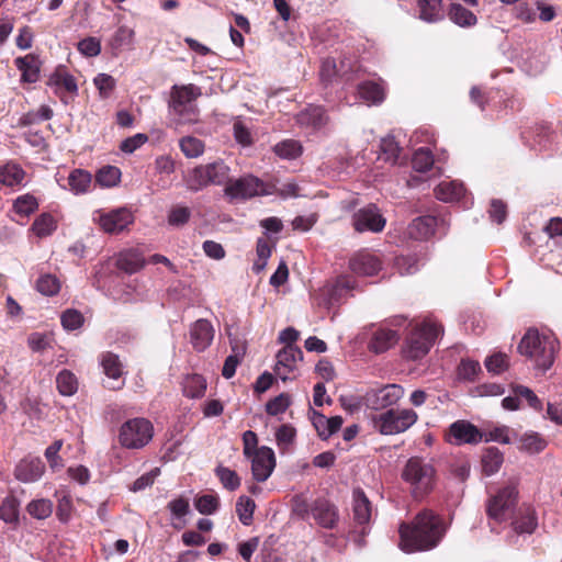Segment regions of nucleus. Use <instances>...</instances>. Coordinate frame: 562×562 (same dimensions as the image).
I'll return each instance as SVG.
<instances>
[{"mask_svg":"<svg viewBox=\"0 0 562 562\" xmlns=\"http://www.w3.org/2000/svg\"><path fill=\"white\" fill-rule=\"evenodd\" d=\"M56 384L58 392L64 396L74 395L78 389L75 374L68 370H63L57 374Z\"/></svg>","mask_w":562,"mask_h":562,"instance_id":"nucleus-41","label":"nucleus"},{"mask_svg":"<svg viewBox=\"0 0 562 562\" xmlns=\"http://www.w3.org/2000/svg\"><path fill=\"white\" fill-rule=\"evenodd\" d=\"M38 200L31 193L18 196L13 202V210L22 216H30L38 209Z\"/></svg>","mask_w":562,"mask_h":562,"instance_id":"nucleus-45","label":"nucleus"},{"mask_svg":"<svg viewBox=\"0 0 562 562\" xmlns=\"http://www.w3.org/2000/svg\"><path fill=\"white\" fill-rule=\"evenodd\" d=\"M255 508L256 504L250 497L239 496L236 503V513L243 525L249 526L252 522Z\"/></svg>","mask_w":562,"mask_h":562,"instance_id":"nucleus-47","label":"nucleus"},{"mask_svg":"<svg viewBox=\"0 0 562 562\" xmlns=\"http://www.w3.org/2000/svg\"><path fill=\"white\" fill-rule=\"evenodd\" d=\"M249 458L251 459V473L254 480L257 482L267 481L276 468V456L273 450L269 447L261 446L258 450H255L254 454Z\"/></svg>","mask_w":562,"mask_h":562,"instance_id":"nucleus-13","label":"nucleus"},{"mask_svg":"<svg viewBox=\"0 0 562 562\" xmlns=\"http://www.w3.org/2000/svg\"><path fill=\"white\" fill-rule=\"evenodd\" d=\"M63 447V440H55L45 450V458L53 471L59 470L64 467L63 459L59 456V451Z\"/></svg>","mask_w":562,"mask_h":562,"instance_id":"nucleus-62","label":"nucleus"},{"mask_svg":"<svg viewBox=\"0 0 562 562\" xmlns=\"http://www.w3.org/2000/svg\"><path fill=\"white\" fill-rule=\"evenodd\" d=\"M381 260L370 252H359L349 261L350 270L357 276L371 277L381 270Z\"/></svg>","mask_w":562,"mask_h":562,"instance_id":"nucleus-19","label":"nucleus"},{"mask_svg":"<svg viewBox=\"0 0 562 562\" xmlns=\"http://www.w3.org/2000/svg\"><path fill=\"white\" fill-rule=\"evenodd\" d=\"M418 415L411 408H389L385 412L373 415L371 423L373 428L384 436H393L405 432L416 424Z\"/></svg>","mask_w":562,"mask_h":562,"instance_id":"nucleus-5","label":"nucleus"},{"mask_svg":"<svg viewBox=\"0 0 562 562\" xmlns=\"http://www.w3.org/2000/svg\"><path fill=\"white\" fill-rule=\"evenodd\" d=\"M311 514L315 521L326 529H334L339 520L338 508L326 498L315 499L312 503Z\"/></svg>","mask_w":562,"mask_h":562,"instance_id":"nucleus-16","label":"nucleus"},{"mask_svg":"<svg viewBox=\"0 0 562 562\" xmlns=\"http://www.w3.org/2000/svg\"><path fill=\"white\" fill-rule=\"evenodd\" d=\"M435 195L443 202L459 201L464 198L465 188L456 180H443L435 188Z\"/></svg>","mask_w":562,"mask_h":562,"instance_id":"nucleus-28","label":"nucleus"},{"mask_svg":"<svg viewBox=\"0 0 562 562\" xmlns=\"http://www.w3.org/2000/svg\"><path fill=\"white\" fill-rule=\"evenodd\" d=\"M92 220L104 233L120 234L134 222V216L128 209L119 207L109 212L98 210Z\"/></svg>","mask_w":562,"mask_h":562,"instance_id":"nucleus-11","label":"nucleus"},{"mask_svg":"<svg viewBox=\"0 0 562 562\" xmlns=\"http://www.w3.org/2000/svg\"><path fill=\"white\" fill-rule=\"evenodd\" d=\"M48 85L55 88H64L70 93H77L78 86L74 76L64 70H57L48 80Z\"/></svg>","mask_w":562,"mask_h":562,"instance_id":"nucleus-46","label":"nucleus"},{"mask_svg":"<svg viewBox=\"0 0 562 562\" xmlns=\"http://www.w3.org/2000/svg\"><path fill=\"white\" fill-rule=\"evenodd\" d=\"M273 151L282 159H295L302 154V145L295 139H285L274 145Z\"/></svg>","mask_w":562,"mask_h":562,"instance_id":"nucleus-40","label":"nucleus"},{"mask_svg":"<svg viewBox=\"0 0 562 562\" xmlns=\"http://www.w3.org/2000/svg\"><path fill=\"white\" fill-rule=\"evenodd\" d=\"M53 503L47 498L33 499L26 506V510L35 519L43 520L53 513Z\"/></svg>","mask_w":562,"mask_h":562,"instance_id":"nucleus-43","label":"nucleus"},{"mask_svg":"<svg viewBox=\"0 0 562 562\" xmlns=\"http://www.w3.org/2000/svg\"><path fill=\"white\" fill-rule=\"evenodd\" d=\"M439 223L445 224L443 220L431 215L419 216L408 225L407 235L416 240L428 239L435 234Z\"/></svg>","mask_w":562,"mask_h":562,"instance_id":"nucleus-20","label":"nucleus"},{"mask_svg":"<svg viewBox=\"0 0 562 562\" xmlns=\"http://www.w3.org/2000/svg\"><path fill=\"white\" fill-rule=\"evenodd\" d=\"M296 430L289 424L281 425L276 431L277 445L280 449L285 450L294 442Z\"/></svg>","mask_w":562,"mask_h":562,"instance_id":"nucleus-60","label":"nucleus"},{"mask_svg":"<svg viewBox=\"0 0 562 562\" xmlns=\"http://www.w3.org/2000/svg\"><path fill=\"white\" fill-rule=\"evenodd\" d=\"M194 506L200 514L212 515L218 508V497L213 494H204L195 499Z\"/></svg>","mask_w":562,"mask_h":562,"instance_id":"nucleus-57","label":"nucleus"},{"mask_svg":"<svg viewBox=\"0 0 562 562\" xmlns=\"http://www.w3.org/2000/svg\"><path fill=\"white\" fill-rule=\"evenodd\" d=\"M182 390L187 397H202L206 390V380L200 374L187 375L182 382Z\"/></svg>","mask_w":562,"mask_h":562,"instance_id":"nucleus-37","label":"nucleus"},{"mask_svg":"<svg viewBox=\"0 0 562 562\" xmlns=\"http://www.w3.org/2000/svg\"><path fill=\"white\" fill-rule=\"evenodd\" d=\"M413 168L418 172L429 170L434 165V157L428 148H418L412 159Z\"/></svg>","mask_w":562,"mask_h":562,"instance_id":"nucleus-53","label":"nucleus"},{"mask_svg":"<svg viewBox=\"0 0 562 562\" xmlns=\"http://www.w3.org/2000/svg\"><path fill=\"white\" fill-rule=\"evenodd\" d=\"M144 265V258L135 250L123 251L116 259V267L130 274L139 271Z\"/></svg>","mask_w":562,"mask_h":562,"instance_id":"nucleus-31","label":"nucleus"},{"mask_svg":"<svg viewBox=\"0 0 562 562\" xmlns=\"http://www.w3.org/2000/svg\"><path fill=\"white\" fill-rule=\"evenodd\" d=\"M303 359L302 350L294 345H286L277 353L276 374L282 380H289V374L297 369V364Z\"/></svg>","mask_w":562,"mask_h":562,"instance_id":"nucleus-15","label":"nucleus"},{"mask_svg":"<svg viewBox=\"0 0 562 562\" xmlns=\"http://www.w3.org/2000/svg\"><path fill=\"white\" fill-rule=\"evenodd\" d=\"M61 325L66 330H75L82 326L83 316L77 310H66L60 316Z\"/></svg>","mask_w":562,"mask_h":562,"instance_id":"nucleus-63","label":"nucleus"},{"mask_svg":"<svg viewBox=\"0 0 562 562\" xmlns=\"http://www.w3.org/2000/svg\"><path fill=\"white\" fill-rule=\"evenodd\" d=\"M0 519L7 524L19 519V502L14 497H5L0 506Z\"/></svg>","mask_w":562,"mask_h":562,"instance_id":"nucleus-54","label":"nucleus"},{"mask_svg":"<svg viewBox=\"0 0 562 562\" xmlns=\"http://www.w3.org/2000/svg\"><path fill=\"white\" fill-rule=\"evenodd\" d=\"M352 513L355 521L359 525H366L371 520V502L360 488H356L352 492Z\"/></svg>","mask_w":562,"mask_h":562,"instance_id":"nucleus-26","label":"nucleus"},{"mask_svg":"<svg viewBox=\"0 0 562 562\" xmlns=\"http://www.w3.org/2000/svg\"><path fill=\"white\" fill-rule=\"evenodd\" d=\"M351 223L357 233L378 234L384 229L386 218L375 204L369 203L352 214Z\"/></svg>","mask_w":562,"mask_h":562,"instance_id":"nucleus-10","label":"nucleus"},{"mask_svg":"<svg viewBox=\"0 0 562 562\" xmlns=\"http://www.w3.org/2000/svg\"><path fill=\"white\" fill-rule=\"evenodd\" d=\"M296 122L302 127L321 131L327 126L329 117L324 108L311 105L296 115Z\"/></svg>","mask_w":562,"mask_h":562,"instance_id":"nucleus-21","label":"nucleus"},{"mask_svg":"<svg viewBox=\"0 0 562 562\" xmlns=\"http://www.w3.org/2000/svg\"><path fill=\"white\" fill-rule=\"evenodd\" d=\"M180 149L188 158H196L204 151V144L201 139L193 136H186L180 139Z\"/></svg>","mask_w":562,"mask_h":562,"instance_id":"nucleus-52","label":"nucleus"},{"mask_svg":"<svg viewBox=\"0 0 562 562\" xmlns=\"http://www.w3.org/2000/svg\"><path fill=\"white\" fill-rule=\"evenodd\" d=\"M207 178L209 176L204 165H200L186 175L184 183L189 191L198 192L211 186V181H209Z\"/></svg>","mask_w":562,"mask_h":562,"instance_id":"nucleus-34","label":"nucleus"},{"mask_svg":"<svg viewBox=\"0 0 562 562\" xmlns=\"http://www.w3.org/2000/svg\"><path fill=\"white\" fill-rule=\"evenodd\" d=\"M233 355H229L224 362L223 369H222V375L225 379H231L235 372L236 368L239 364L240 360L243 359L245 355V348L240 347H233Z\"/></svg>","mask_w":562,"mask_h":562,"instance_id":"nucleus-55","label":"nucleus"},{"mask_svg":"<svg viewBox=\"0 0 562 562\" xmlns=\"http://www.w3.org/2000/svg\"><path fill=\"white\" fill-rule=\"evenodd\" d=\"M402 479L409 484L414 497H424L430 493L436 484V470L434 465L419 457L408 459Z\"/></svg>","mask_w":562,"mask_h":562,"instance_id":"nucleus-3","label":"nucleus"},{"mask_svg":"<svg viewBox=\"0 0 562 562\" xmlns=\"http://www.w3.org/2000/svg\"><path fill=\"white\" fill-rule=\"evenodd\" d=\"M214 338L212 324L204 318L195 321L190 327V341L195 351L202 352L210 347Z\"/></svg>","mask_w":562,"mask_h":562,"instance_id":"nucleus-18","label":"nucleus"},{"mask_svg":"<svg viewBox=\"0 0 562 562\" xmlns=\"http://www.w3.org/2000/svg\"><path fill=\"white\" fill-rule=\"evenodd\" d=\"M191 217V210L188 206L176 205L168 213V224L173 227L183 226Z\"/></svg>","mask_w":562,"mask_h":562,"instance_id":"nucleus-56","label":"nucleus"},{"mask_svg":"<svg viewBox=\"0 0 562 562\" xmlns=\"http://www.w3.org/2000/svg\"><path fill=\"white\" fill-rule=\"evenodd\" d=\"M398 339L396 330L381 327L374 331L368 348L374 353H382L395 346Z\"/></svg>","mask_w":562,"mask_h":562,"instance_id":"nucleus-24","label":"nucleus"},{"mask_svg":"<svg viewBox=\"0 0 562 562\" xmlns=\"http://www.w3.org/2000/svg\"><path fill=\"white\" fill-rule=\"evenodd\" d=\"M405 390L400 384H385L368 390L362 396L363 406L372 411L389 409L404 396Z\"/></svg>","mask_w":562,"mask_h":562,"instance_id":"nucleus-9","label":"nucleus"},{"mask_svg":"<svg viewBox=\"0 0 562 562\" xmlns=\"http://www.w3.org/2000/svg\"><path fill=\"white\" fill-rule=\"evenodd\" d=\"M446 531L442 518L429 509H424L412 522L400 526V549L405 553L430 551L438 547Z\"/></svg>","mask_w":562,"mask_h":562,"instance_id":"nucleus-1","label":"nucleus"},{"mask_svg":"<svg viewBox=\"0 0 562 562\" xmlns=\"http://www.w3.org/2000/svg\"><path fill=\"white\" fill-rule=\"evenodd\" d=\"M15 66L22 72V80L25 82L34 83L40 78V66L38 60L27 55L25 57H19L15 59Z\"/></svg>","mask_w":562,"mask_h":562,"instance_id":"nucleus-33","label":"nucleus"},{"mask_svg":"<svg viewBox=\"0 0 562 562\" xmlns=\"http://www.w3.org/2000/svg\"><path fill=\"white\" fill-rule=\"evenodd\" d=\"M256 251H257L258 260L254 263V270L258 273L266 268L267 261L270 258L272 250H271V246L269 245L267 239L259 238L257 240Z\"/></svg>","mask_w":562,"mask_h":562,"instance_id":"nucleus-61","label":"nucleus"},{"mask_svg":"<svg viewBox=\"0 0 562 562\" xmlns=\"http://www.w3.org/2000/svg\"><path fill=\"white\" fill-rule=\"evenodd\" d=\"M418 18L426 23H437L443 20L445 11L441 0H417Z\"/></svg>","mask_w":562,"mask_h":562,"instance_id":"nucleus-27","label":"nucleus"},{"mask_svg":"<svg viewBox=\"0 0 562 562\" xmlns=\"http://www.w3.org/2000/svg\"><path fill=\"white\" fill-rule=\"evenodd\" d=\"M265 192L263 182L254 176H245L229 182L225 188V193L232 199H250Z\"/></svg>","mask_w":562,"mask_h":562,"instance_id":"nucleus-12","label":"nucleus"},{"mask_svg":"<svg viewBox=\"0 0 562 562\" xmlns=\"http://www.w3.org/2000/svg\"><path fill=\"white\" fill-rule=\"evenodd\" d=\"M504 462V456L499 449L495 447L486 448L482 453L481 464L482 471L490 476L497 473Z\"/></svg>","mask_w":562,"mask_h":562,"instance_id":"nucleus-30","label":"nucleus"},{"mask_svg":"<svg viewBox=\"0 0 562 562\" xmlns=\"http://www.w3.org/2000/svg\"><path fill=\"white\" fill-rule=\"evenodd\" d=\"M201 95V89L192 83L186 86L175 85L171 89L169 106L179 116L181 123L196 121V106L194 101Z\"/></svg>","mask_w":562,"mask_h":562,"instance_id":"nucleus-6","label":"nucleus"},{"mask_svg":"<svg viewBox=\"0 0 562 562\" xmlns=\"http://www.w3.org/2000/svg\"><path fill=\"white\" fill-rule=\"evenodd\" d=\"M518 490L514 482L508 483L494 495L487 504L490 519L503 522L513 517L517 503Z\"/></svg>","mask_w":562,"mask_h":562,"instance_id":"nucleus-8","label":"nucleus"},{"mask_svg":"<svg viewBox=\"0 0 562 562\" xmlns=\"http://www.w3.org/2000/svg\"><path fill=\"white\" fill-rule=\"evenodd\" d=\"M55 496L57 497L56 515L61 522L66 524L70 520L72 514L71 497L70 495L61 491H57L55 493Z\"/></svg>","mask_w":562,"mask_h":562,"instance_id":"nucleus-50","label":"nucleus"},{"mask_svg":"<svg viewBox=\"0 0 562 562\" xmlns=\"http://www.w3.org/2000/svg\"><path fill=\"white\" fill-rule=\"evenodd\" d=\"M56 229L57 220L50 213L40 214L31 226V231L40 238L53 235Z\"/></svg>","mask_w":562,"mask_h":562,"instance_id":"nucleus-35","label":"nucleus"},{"mask_svg":"<svg viewBox=\"0 0 562 562\" xmlns=\"http://www.w3.org/2000/svg\"><path fill=\"white\" fill-rule=\"evenodd\" d=\"M547 447V441L538 432H526L520 438L519 449L528 453H539Z\"/></svg>","mask_w":562,"mask_h":562,"instance_id":"nucleus-42","label":"nucleus"},{"mask_svg":"<svg viewBox=\"0 0 562 562\" xmlns=\"http://www.w3.org/2000/svg\"><path fill=\"white\" fill-rule=\"evenodd\" d=\"M211 184L221 186L229 179V167L223 160H216L204 165Z\"/></svg>","mask_w":562,"mask_h":562,"instance_id":"nucleus-38","label":"nucleus"},{"mask_svg":"<svg viewBox=\"0 0 562 562\" xmlns=\"http://www.w3.org/2000/svg\"><path fill=\"white\" fill-rule=\"evenodd\" d=\"M53 110L48 105H41L36 111H30L19 119V126H29L53 117Z\"/></svg>","mask_w":562,"mask_h":562,"instance_id":"nucleus-44","label":"nucleus"},{"mask_svg":"<svg viewBox=\"0 0 562 562\" xmlns=\"http://www.w3.org/2000/svg\"><path fill=\"white\" fill-rule=\"evenodd\" d=\"M558 349V340L551 334L529 328L522 336L518 352L524 356L533 369L546 372L553 362Z\"/></svg>","mask_w":562,"mask_h":562,"instance_id":"nucleus-2","label":"nucleus"},{"mask_svg":"<svg viewBox=\"0 0 562 562\" xmlns=\"http://www.w3.org/2000/svg\"><path fill=\"white\" fill-rule=\"evenodd\" d=\"M135 32L128 26H120L112 37V47L122 48L124 46H132L134 43Z\"/></svg>","mask_w":562,"mask_h":562,"instance_id":"nucleus-59","label":"nucleus"},{"mask_svg":"<svg viewBox=\"0 0 562 562\" xmlns=\"http://www.w3.org/2000/svg\"><path fill=\"white\" fill-rule=\"evenodd\" d=\"M442 333V328L435 322L426 321L415 327L406 339L403 353L407 359L418 360L425 357L435 340Z\"/></svg>","mask_w":562,"mask_h":562,"instance_id":"nucleus-4","label":"nucleus"},{"mask_svg":"<svg viewBox=\"0 0 562 562\" xmlns=\"http://www.w3.org/2000/svg\"><path fill=\"white\" fill-rule=\"evenodd\" d=\"M483 440V434L468 420H457L449 426V441L452 445H476Z\"/></svg>","mask_w":562,"mask_h":562,"instance_id":"nucleus-14","label":"nucleus"},{"mask_svg":"<svg viewBox=\"0 0 562 562\" xmlns=\"http://www.w3.org/2000/svg\"><path fill=\"white\" fill-rule=\"evenodd\" d=\"M512 526L517 535H531L538 527L536 510L530 506L520 507L512 521Z\"/></svg>","mask_w":562,"mask_h":562,"instance_id":"nucleus-23","label":"nucleus"},{"mask_svg":"<svg viewBox=\"0 0 562 562\" xmlns=\"http://www.w3.org/2000/svg\"><path fill=\"white\" fill-rule=\"evenodd\" d=\"M353 66H351L349 60L348 65L346 64L345 59L341 60L338 68L334 58H326L322 61L319 76L323 82L330 83L333 78L337 75L345 78L346 80H350L351 77L349 72H353Z\"/></svg>","mask_w":562,"mask_h":562,"instance_id":"nucleus-25","label":"nucleus"},{"mask_svg":"<svg viewBox=\"0 0 562 562\" xmlns=\"http://www.w3.org/2000/svg\"><path fill=\"white\" fill-rule=\"evenodd\" d=\"M215 474L222 485L231 492L236 491L240 486V477L229 468L220 465L215 469Z\"/></svg>","mask_w":562,"mask_h":562,"instance_id":"nucleus-49","label":"nucleus"},{"mask_svg":"<svg viewBox=\"0 0 562 562\" xmlns=\"http://www.w3.org/2000/svg\"><path fill=\"white\" fill-rule=\"evenodd\" d=\"M153 436V424L146 418L136 417L121 426L119 441L124 448L140 449L150 442Z\"/></svg>","mask_w":562,"mask_h":562,"instance_id":"nucleus-7","label":"nucleus"},{"mask_svg":"<svg viewBox=\"0 0 562 562\" xmlns=\"http://www.w3.org/2000/svg\"><path fill=\"white\" fill-rule=\"evenodd\" d=\"M24 178V170L16 164H7L0 168V182L7 187L22 184Z\"/></svg>","mask_w":562,"mask_h":562,"instance_id":"nucleus-39","label":"nucleus"},{"mask_svg":"<svg viewBox=\"0 0 562 562\" xmlns=\"http://www.w3.org/2000/svg\"><path fill=\"white\" fill-rule=\"evenodd\" d=\"M291 405L289 394L281 393L266 404V411L269 415L277 416L283 414Z\"/></svg>","mask_w":562,"mask_h":562,"instance_id":"nucleus-58","label":"nucleus"},{"mask_svg":"<svg viewBox=\"0 0 562 562\" xmlns=\"http://www.w3.org/2000/svg\"><path fill=\"white\" fill-rule=\"evenodd\" d=\"M121 179V170L114 166H105L101 168L95 180L101 187L110 188L114 187L119 183Z\"/></svg>","mask_w":562,"mask_h":562,"instance_id":"nucleus-51","label":"nucleus"},{"mask_svg":"<svg viewBox=\"0 0 562 562\" xmlns=\"http://www.w3.org/2000/svg\"><path fill=\"white\" fill-rule=\"evenodd\" d=\"M360 98L369 104H380L385 98L382 85L374 81H364L358 86Z\"/></svg>","mask_w":562,"mask_h":562,"instance_id":"nucleus-32","label":"nucleus"},{"mask_svg":"<svg viewBox=\"0 0 562 562\" xmlns=\"http://www.w3.org/2000/svg\"><path fill=\"white\" fill-rule=\"evenodd\" d=\"M101 366L104 374L112 380V383L108 384L109 389H120L123 385L121 380L123 375V364L119 359V356L112 352L103 353L101 357Z\"/></svg>","mask_w":562,"mask_h":562,"instance_id":"nucleus-22","label":"nucleus"},{"mask_svg":"<svg viewBox=\"0 0 562 562\" xmlns=\"http://www.w3.org/2000/svg\"><path fill=\"white\" fill-rule=\"evenodd\" d=\"M448 15L454 24L461 27H471L477 22L475 14L460 3H452Z\"/></svg>","mask_w":562,"mask_h":562,"instance_id":"nucleus-36","label":"nucleus"},{"mask_svg":"<svg viewBox=\"0 0 562 562\" xmlns=\"http://www.w3.org/2000/svg\"><path fill=\"white\" fill-rule=\"evenodd\" d=\"M480 371L481 366L477 361L463 359L458 367V376L462 380L473 381Z\"/></svg>","mask_w":562,"mask_h":562,"instance_id":"nucleus-64","label":"nucleus"},{"mask_svg":"<svg viewBox=\"0 0 562 562\" xmlns=\"http://www.w3.org/2000/svg\"><path fill=\"white\" fill-rule=\"evenodd\" d=\"M91 175L83 169H74L67 178V186L59 183L63 189H68L76 195L85 194L91 186Z\"/></svg>","mask_w":562,"mask_h":562,"instance_id":"nucleus-29","label":"nucleus"},{"mask_svg":"<svg viewBox=\"0 0 562 562\" xmlns=\"http://www.w3.org/2000/svg\"><path fill=\"white\" fill-rule=\"evenodd\" d=\"M36 290L43 295L53 296L59 292L60 282L54 274H42L36 281Z\"/></svg>","mask_w":562,"mask_h":562,"instance_id":"nucleus-48","label":"nucleus"},{"mask_svg":"<svg viewBox=\"0 0 562 562\" xmlns=\"http://www.w3.org/2000/svg\"><path fill=\"white\" fill-rule=\"evenodd\" d=\"M45 472V464L38 457H25L14 469V476L23 483L38 481Z\"/></svg>","mask_w":562,"mask_h":562,"instance_id":"nucleus-17","label":"nucleus"}]
</instances>
